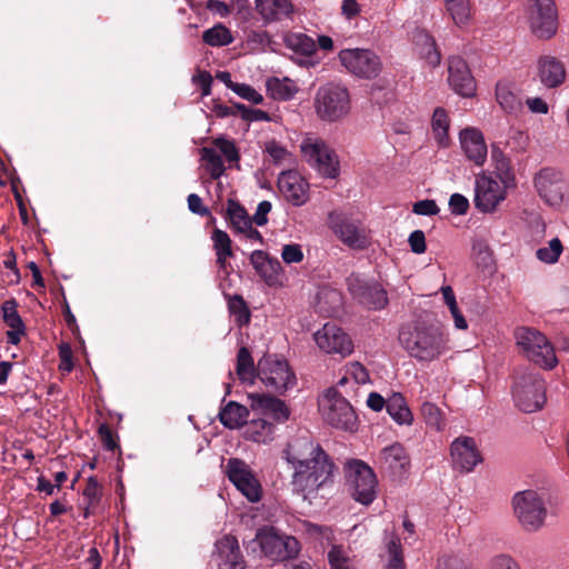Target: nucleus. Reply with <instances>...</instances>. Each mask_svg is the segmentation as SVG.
<instances>
[{
  "mask_svg": "<svg viewBox=\"0 0 569 569\" xmlns=\"http://www.w3.org/2000/svg\"><path fill=\"white\" fill-rule=\"evenodd\" d=\"M284 459L293 469L292 487L303 499L311 498L321 487L331 481L335 465L319 443L309 437L292 439Z\"/></svg>",
  "mask_w": 569,
  "mask_h": 569,
  "instance_id": "1",
  "label": "nucleus"
},
{
  "mask_svg": "<svg viewBox=\"0 0 569 569\" xmlns=\"http://www.w3.org/2000/svg\"><path fill=\"white\" fill-rule=\"evenodd\" d=\"M399 340L405 350L420 362H431L448 351V339L433 326L402 329Z\"/></svg>",
  "mask_w": 569,
  "mask_h": 569,
  "instance_id": "2",
  "label": "nucleus"
},
{
  "mask_svg": "<svg viewBox=\"0 0 569 569\" xmlns=\"http://www.w3.org/2000/svg\"><path fill=\"white\" fill-rule=\"evenodd\" d=\"M313 108L320 120L330 123L340 121L351 110L350 93L345 86L323 84L316 92Z\"/></svg>",
  "mask_w": 569,
  "mask_h": 569,
  "instance_id": "3",
  "label": "nucleus"
},
{
  "mask_svg": "<svg viewBox=\"0 0 569 569\" xmlns=\"http://www.w3.org/2000/svg\"><path fill=\"white\" fill-rule=\"evenodd\" d=\"M512 506L516 518L526 531L537 532L545 526L548 510L543 493L536 490L517 492Z\"/></svg>",
  "mask_w": 569,
  "mask_h": 569,
  "instance_id": "4",
  "label": "nucleus"
},
{
  "mask_svg": "<svg viewBox=\"0 0 569 569\" xmlns=\"http://www.w3.org/2000/svg\"><path fill=\"white\" fill-rule=\"evenodd\" d=\"M516 406L523 412L539 410L545 401V383L539 373L531 370L517 372L512 387Z\"/></svg>",
  "mask_w": 569,
  "mask_h": 569,
  "instance_id": "5",
  "label": "nucleus"
},
{
  "mask_svg": "<svg viewBox=\"0 0 569 569\" xmlns=\"http://www.w3.org/2000/svg\"><path fill=\"white\" fill-rule=\"evenodd\" d=\"M516 339L525 356L536 365L552 369L558 363L552 345L541 332L521 328L517 331Z\"/></svg>",
  "mask_w": 569,
  "mask_h": 569,
  "instance_id": "6",
  "label": "nucleus"
},
{
  "mask_svg": "<svg viewBox=\"0 0 569 569\" xmlns=\"http://www.w3.org/2000/svg\"><path fill=\"white\" fill-rule=\"evenodd\" d=\"M319 411L323 420L335 428L351 431L356 427L357 416L353 408L335 388L328 389L320 397Z\"/></svg>",
  "mask_w": 569,
  "mask_h": 569,
  "instance_id": "7",
  "label": "nucleus"
},
{
  "mask_svg": "<svg viewBox=\"0 0 569 569\" xmlns=\"http://www.w3.org/2000/svg\"><path fill=\"white\" fill-rule=\"evenodd\" d=\"M347 482L353 499L365 506L377 496V478L372 469L360 460L349 461L346 466Z\"/></svg>",
  "mask_w": 569,
  "mask_h": 569,
  "instance_id": "8",
  "label": "nucleus"
},
{
  "mask_svg": "<svg viewBox=\"0 0 569 569\" xmlns=\"http://www.w3.org/2000/svg\"><path fill=\"white\" fill-rule=\"evenodd\" d=\"M257 377L263 386L278 393H283L296 385L295 373L284 360L264 356L258 361Z\"/></svg>",
  "mask_w": 569,
  "mask_h": 569,
  "instance_id": "9",
  "label": "nucleus"
},
{
  "mask_svg": "<svg viewBox=\"0 0 569 569\" xmlns=\"http://www.w3.org/2000/svg\"><path fill=\"white\" fill-rule=\"evenodd\" d=\"M328 220L332 232L347 247L362 250L369 246V232L360 220L337 211L330 212Z\"/></svg>",
  "mask_w": 569,
  "mask_h": 569,
  "instance_id": "10",
  "label": "nucleus"
},
{
  "mask_svg": "<svg viewBox=\"0 0 569 569\" xmlns=\"http://www.w3.org/2000/svg\"><path fill=\"white\" fill-rule=\"evenodd\" d=\"M528 24L535 37L552 38L558 30V14L553 0H528Z\"/></svg>",
  "mask_w": 569,
  "mask_h": 569,
  "instance_id": "11",
  "label": "nucleus"
},
{
  "mask_svg": "<svg viewBox=\"0 0 569 569\" xmlns=\"http://www.w3.org/2000/svg\"><path fill=\"white\" fill-rule=\"evenodd\" d=\"M300 150L303 158L322 176L335 178L338 174V157L322 139L307 136L301 141Z\"/></svg>",
  "mask_w": 569,
  "mask_h": 569,
  "instance_id": "12",
  "label": "nucleus"
},
{
  "mask_svg": "<svg viewBox=\"0 0 569 569\" xmlns=\"http://www.w3.org/2000/svg\"><path fill=\"white\" fill-rule=\"evenodd\" d=\"M256 540L263 555L276 561L293 558L300 550L299 541L295 537L280 535L273 528L260 529Z\"/></svg>",
  "mask_w": 569,
  "mask_h": 569,
  "instance_id": "13",
  "label": "nucleus"
},
{
  "mask_svg": "<svg viewBox=\"0 0 569 569\" xmlns=\"http://www.w3.org/2000/svg\"><path fill=\"white\" fill-rule=\"evenodd\" d=\"M338 58L349 73L359 78H376L382 69L380 58L369 49H343Z\"/></svg>",
  "mask_w": 569,
  "mask_h": 569,
  "instance_id": "14",
  "label": "nucleus"
},
{
  "mask_svg": "<svg viewBox=\"0 0 569 569\" xmlns=\"http://www.w3.org/2000/svg\"><path fill=\"white\" fill-rule=\"evenodd\" d=\"M535 187L543 201L552 207L562 204L569 191L561 172L551 168L542 169L537 173Z\"/></svg>",
  "mask_w": 569,
  "mask_h": 569,
  "instance_id": "15",
  "label": "nucleus"
},
{
  "mask_svg": "<svg viewBox=\"0 0 569 569\" xmlns=\"http://www.w3.org/2000/svg\"><path fill=\"white\" fill-rule=\"evenodd\" d=\"M506 187L486 173H479L475 181V206L481 212H493L506 199Z\"/></svg>",
  "mask_w": 569,
  "mask_h": 569,
  "instance_id": "16",
  "label": "nucleus"
},
{
  "mask_svg": "<svg viewBox=\"0 0 569 569\" xmlns=\"http://www.w3.org/2000/svg\"><path fill=\"white\" fill-rule=\"evenodd\" d=\"M227 475L229 480L249 501L257 502L261 499V485L246 462L237 458L229 459Z\"/></svg>",
  "mask_w": 569,
  "mask_h": 569,
  "instance_id": "17",
  "label": "nucleus"
},
{
  "mask_svg": "<svg viewBox=\"0 0 569 569\" xmlns=\"http://www.w3.org/2000/svg\"><path fill=\"white\" fill-rule=\"evenodd\" d=\"M348 288L351 295L370 309H382L387 302V292L375 281H370L359 274L348 278Z\"/></svg>",
  "mask_w": 569,
  "mask_h": 569,
  "instance_id": "18",
  "label": "nucleus"
},
{
  "mask_svg": "<svg viewBox=\"0 0 569 569\" xmlns=\"http://www.w3.org/2000/svg\"><path fill=\"white\" fill-rule=\"evenodd\" d=\"M317 346L326 353L349 356L353 350L350 337L339 327L326 323L315 333Z\"/></svg>",
  "mask_w": 569,
  "mask_h": 569,
  "instance_id": "19",
  "label": "nucleus"
},
{
  "mask_svg": "<svg viewBox=\"0 0 569 569\" xmlns=\"http://www.w3.org/2000/svg\"><path fill=\"white\" fill-rule=\"evenodd\" d=\"M565 63L552 54H541L535 63V79L546 89H556L566 80Z\"/></svg>",
  "mask_w": 569,
  "mask_h": 569,
  "instance_id": "20",
  "label": "nucleus"
},
{
  "mask_svg": "<svg viewBox=\"0 0 569 569\" xmlns=\"http://www.w3.org/2000/svg\"><path fill=\"white\" fill-rule=\"evenodd\" d=\"M452 466L460 472H471L482 461L476 441L470 437H459L450 446Z\"/></svg>",
  "mask_w": 569,
  "mask_h": 569,
  "instance_id": "21",
  "label": "nucleus"
},
{
  "mask_svg": "<svg viewBox=\"0 0 569 569\" xmlns=\"http://www.w3.org/2000/svg\"><path fill=\"white\" fill-rule=\"evenodd\" d=\"M253 4L264 26L292 21L296 13L292 0H254Z\"/></svg>",
  "mask_w": 569,
  "mask_h": 569,
  "instance_id": "22",
  "label": "nucleus"
},
{
  "mask_svg": "<svg viewBox=\"0 0 569 569\" xmlns=\"http://www.w3.org/2000/svg\"><path fill=\"white\" fill-rule=\"evenodd\" d=\"M448 82L451 89L465 98L473 97L476 82L467 62L460 57H451L448 61Z\"/></svg>",
  "mask_w": 569,
  "mask_h": 569,
  "instance_id": "23",
  "label": "nucleus"
},
{
  "mask_svg": "<svg viewBox=\"0 0 569 569\" xmlns=\"http://www.w3.org/2000/svg\"><path fill=\"white\" fill-rule=\"evenodd\" d=\"M248 399L252 411L271 417L276 422H284L289 419V408L279 398L264 393H249Z\"/></svg>",
  "mask_w": 569,
  "mask_h": 569,
  "instance_id": "24",
  "label": "nucleus"
},
{
  "mask_svg": "<svg viewBox=\"0 0 569 569\" xmlns=\"http://www.w3.org/2000/svg\"><path fill=\"white\" fill-rule=\"evenodd\" d=\"M461 149L468 160L476 166H483L487 160V144L483 134L476 128H466L459 133Z\"/></svg>",
  "mask_w": 569,
  "mask_h": 569,
  "instance_id": "25",
  "label": "nucleus"
},
{
  "mask_svg": "<svg viewBox=\"0 0 569 569\" xmlns=\"http://www.w3.org/2000/svg\"><path fill=\"white\" fill-rule=\"evenodd\" d=\"M495 96L498 106L505 113L519 117L523 112L521 91L513 82L498 81Z\"/></svg>",
  "mask_w": 569,
  "mask_h": 569,
  "instance_id": "26",
  "label": "nucleus"
},
{
  "mask_svg": "<svg viewBox=\"0 0 569 569\" xmlns=\"http://www.w3.org/2000/svg\"><path fill=\"white\" fill-rule=\"evenodd\" d=\"M281 194L292 204L301 206L308 200V183L297 172H282L278 178Z\"/></svg>",
  "mask_w": 569,
  "mask_h": 569,
  "instance_id": "27",
  "label": "nucleus"
},
{
  "mask_svg": "<svg viewBox=\"0 0 569 569\" xmlns=\"http://www.w3.org/2000/svg\"><path fill=\"white\" fill-rule=\"evenodd\" d=\"M250 262L267 284L274 286L280 282L282 268L277 259L270 258L261 250H254L250 256Z\"/></svg>",
  "mask_w": 569,
  "mask_h": 569,
  "instance_id": "28",
  "label": "nucleus"
},
{
  "mask_svg": "<svg viewBox=\"0 0 569 569\" xmlns=\"http://www.w3.org/2000/svg\"><path fill=\"white\" fill-rule=\"evenodd\" d=\"M379 461L383 468L396 472L409 465V457L403 446L395 442L380 451Z\"/></svg>",
  "mask_w": 569,
  "mask_h": 569,
  "instance_id": "29",
  "label": "nucleus"
},
{
  "mask_svg": "<svg viewBox=\"0 0 569 569\" xmlns=\"http://www.w3.org/2000/svg\"><path fill=\"white\" fill-rule=\"evenodd\" d=\"M249 417V410L236 401H229L219 411L220 422L228 429H238L242 427Z\"/></svg>",
  "mask_w": 569,
  "mask_h": 569,
  "instance_id": "30",
  "label": "nucleus"
},
{
  "mask_svg": "<svg viewBox=\"0 0 569 569\" xmlns=\"http://www.w3.org/2000/svg\"><path fill=\"white\" fill-rule=\"evenodd\" d=\"M417 50L422 59L431 67L440 64L441 56L437 50L435 39L426 31L419 30L413 37Z\"/></svg>",
  "mask_w": 569,
  "mask_h": 569,
  "instance_id": "31",
  "label": "nucleus"
},
{
  "mask_svg": "<svg viewBox=\"0 0 569 569\" xmlns=\"http://www.w3.org/2000/svg\"><path fill=\"white\" fill-rule=\"evenodd\" d=\"M218 557L224 565L237 569L241 566V555L238 540L232 536H224L216 543Z\"/></svg>",
  "mask_w": 569,
  "mask_h": 569,
  "instance_id": "32",
  "label": "nucleus"
},
{
  "mask_svg": "<svg viewBox=\"0 0 569 569\" xmlns=\"http://www.w3.org/2000/svg\"><path fill=\"white\" fill-rule=\"evenodd\" d=\"M387 412L398 425L410 426L413 415L401 393H393L387 399Z\"/></svg>",
  "mask_w": 569,
  "mask_h": 569,
  "instance_id": "33",
  "label": "nucleus"
},
{
  "mask_svg": "<svg viewBox=\"0 0 569 569\" xmlns=\"http://www.w3.org/2000/svg\"><path fill=\"white\" fill-rule=\"evenodd\" d=\"M211 239L217 256V263L220 269L226 270L228 264V258H231L233 256L231 248V239L226 231L220 230L218 228L213 230Z\"/></svg>",
  "mask_w": 569,
  "mask_h": 569,
  "instance_id": "34",
  "label": "nucleus"
},
{
  "mask_svg": "<svg viewBox=\"0 0 569 569\" xmlns=\"http://www.w3.org/2000/svg\"><path fill=\"white\" fill-rule=\"evenodd\" d=\"M273 432L274 426L271 422L264 419H256L247 425L244 437L258 443H267L272 440Z\"/></svg>",
  "mask_w": 569,
  "mask_h": 569,
  "instance_id": "35",
  "label": "nucleus"
},
{
  "mask_svg": "<svg viewBox=\"0 0 569 569\" xmlns=\"http://www.w3.org/2000/svg\"><path fill=\"white\" fill-rule=\"evenodd\" d=\"M445 8L453 23L459 27H466L471 19L470 0H443Z\"/></svg>",
  "mask_w": 569,
  "mask_h": 569,
  "instance_id": "36",
  "label": "nucleus"
},
{
  "mask_svg": "<svg viewBox=\"0 0 569 569\" xmlns=\"http://www.w3.org/2000/svg\"><path fill=\"white\" fill-rule=\"evenodd\" d=\"M449 126L450 121L446 110L442 108H437L433 111L431 127L435 140L437 141L439 147L446 148L450 143V138L448 133Z\"/></svg>",
  "mask_w": 569,
  "mask_h": 569,
  "instance_id": "37",
  "label": "nucleus"
},
{
  "mask_svg": "<svg viewBox=\"0 0 569 569\" xmlns=\"http://www.w3.org/2000/svg\"><path fill=\"white\" fill-rule=\"evenodd\" d=\"M284 44L288 49L303 57H311L317 46L315 40L305 33H291L284 38Z\"/></svg>",
  "mask_w": 569,
  "mask_h": 569,
  "instance_id": "38",
  "label": "nucleus"
},
{
  "mask_svg": "<svg viewBox=\"0 0 569 569\" xmlns=\"http://www.w3.org/2000/svg\"><path fill=\"white\" fill-rule=\"evenodd\" d=\"M227 219L236 233H241L250 223H252V220L244 208L233 200L228 201Z\"/></svg>",
  "mask_w": 569,
  "mask_h": 569,
  "instance_id": "39",
  "label": "nucleus"
},
{
  "mask_svg": "<svg viewBox=\"0 0 569 569\" xmlns=\"http://www.w3.org/2000/svg\"><path fill=\"white\" fill-rule=\"evenodd\" d=\"M267 89L272 98L278 100H289L298 92L296 82L289 78L269 79L267 81Z\"/></svg>",
  "mask_w": 569,
  "mask_h": 569,
  "instance_id": "40",
  "label": "nucleus"
},
{
  "mask_svg": "<svg viewBox=\"0 0 569 569\" xmlns=\"http://www.w3.org/2000/svg\"><path fill=\"white\" fill-rule=\"evenodd\" d=\"M236 372L242 382L253 383L257 376L253 359L246 347H241L237 355Z\"/></svg>",
  "mask_w": 569,
  "mask_h": 569,
  "instance_id": "41",
  "label": "nucleus"
},
{
  "mask_svg": "<svg viewBox=\"0 0 569 569\" xmlns=\"http://www.w3.org/2000/svg\"><path fill=\"white\" fill-rule=\"evenodd\" d=\"M203 41L211 47L228 46L233 41L231 31L223 24L218 23L206 30L202 34Z\"/></svg>",
  "mask_w": 569,
  "mask_h": 569,
  "instance_id": "42",
  "label": "nucleus"
},
{
  "mask_svg": "<svg viewBox=\"0 0 569 569\" xmlns=\"http://www.w3.org/2000/svg\"><path fill=\"white\" fill-rule=\"evenodd\" d=\"M201 160L206 161V169L211 178L218 179L224 172V166L220 153L213 147H204L200 150Z\"/></svg>",
  "mask_w": 569,
  "mask_h": 569,
  "instance_id": "43",
  "label": "nucleus"
},
{
  "mask_svg": "<svg viewBox=\"0 0 569 569\" xmlns=\"http://www.w3.org/2000/svg\"><path fill=\"white\" fill-rule=\"evenodd\" d=\"M421 416L428 427L442 431L446 427L445 415L435 403L426 401L421 406Z\"/></svg>",
  "mask_w": 569,
  "mask_h": 569,
  "instance_id": "44",
  "label": "nucleus"
},
{
  "mask_svg": "<svg viewBox=\"0 0 569 569\" xmlns=\"http://www.w3.org/2000/svg\"><path fill=\"white\" fill-rule=\"evenodd\" d=\"M562 250L563 246L561 241L558 238H553L547 246L541 247L536 251V257L543 263L553 264L559 260Z\"/></svg>",
  "mask_w": 569,
  "mask_h": 569,
  "instance_id": "45",
  "label": "nucleus"
},
{
  "mask_svg": "<svg viewBox=\"0 0 569 569\" xmlns=\"http://www.w3.org/2000/svg\"><path fill=\"white\" fill-rule=\"evenodd\" d=\"M351 378L358 385H365L369 381V373L360 362H351L346 368V375L338 381V386H343Z\"/></svg>",
  "mask_w": 569,
  "mask_h": 569,
  "instance_id": "46",
  "label": "nucleus"
},
{
  "mask_svg": "<svg viewBox=\"0 0 569 569\" xmlns=\"http://www.w3.org/2000/svg\"><path fill=\"white\" fill-rule=\"evenodd\" d=\"M472 258L476 264L487 269L492 266V253L489 246L485 241H476L472 244Z\"/></svg>",
  "mask_w": 569,
  "mask_h": 569,
  "instance_id": "47",
  "label": "nucleus"
},
{
  "mask_svg": "<svg viewBox=\"0 0 569 569\" xmlns=\"http://www.w3.org/2000/svg\"><path fill=\"white\" fill-rule=\"evenodd\" d=\"M229 310L239 326L250 321L249 309L241 297L236 296L229 301Z\"/></svg>",
  "mask_w": 569,
  "mask_h": 569,
  "instance_id": "48",
  "label": "nucleus"
},
{
  "mask_svg": "<svg viewBox=\"0 0 569 569\" xmlns=\"http://www.w3.org/2000/svg\"><path fill=\"white\" fill-rule=\"evenodd\" d=\"M213 146L228 162H237L239 160V151L232 140L220 137L213 140Z\"/></svg>",
  "mask_w": 569,
  "mask_h": 569,
  "instance_id": "49",
  "label": "nucleus"
},
{
  "mask_svg": "<svg viewBox=\"0 0 569 569\" xmlns=\"http://www.w3.org/2000/svg\"><path fill=\"white\" fill-rule=\"evenodd\" d=\"M330 569H352L350 558L340 546H332L328 552Z\"/></svg>",
  "mask_w": 569,
  "mask_h": 569,
  "instance_id": "50",
  "label": "nucleus"
},
{
  "mask_svg": "<svg viewBox=\"0 0 569 569\" xmlns=\"http://www.w3.org/2000/svg\"><path fill=\"white\" fill-rule=\"evenodd\" d=\"M388 552L390 558L387 565V569H406L398 538H392L388 542Z\"/></svg>",
  "mask_w": 569,
  "mask_h": 569,
  "instance_id": "51",
  "label": "nucleus"
},
{
  "mask_svg": "<svg viewBox=\"0 0 569 569\" xmlns=\"http://www.w3.org/2000/svg\"><path fill=\"white\" fill-rule=\"evenodd\" d=\"M264 150L277 164H282L290 160V152L274 140L267 142Z\"/></svg>",
  "mask_w": 569,
  "mask_h": 569,
  "instance_id": "52",
  "label": "nucleus"
},
{
  "mask_svg": "<svg viewBox=\"0 0 569 569\" xmlns=\"http://www.w3.org/2000/svg\"><path fill=\"white\" fill-rule=\"evenodd\" d=\"M303 251L300 244L289 243L284 244L281 249V258L284 263H299L303 260Z\"/></svg>",
  "mask_w": 569,
  "mask_h": 569,
  "instance_id": "53",
  "label": "nucleus"
},
{
  "mask_svg": "<svg viewBox=\"0 0 569 569\" xmlns=\"http://www.w3.org/2000/svg\"><path fill=\"white\" fill-rule=\"evenodd\" d=\"M233 92L254 104H260L263 101V97L254 88L246 83L234 86Z\"/></svg>",
  "mask_w": 569,
  "mask_h": 569,
  "instance_id": "54",
  "label": "nucleus"
},
{
  "mask_svg": "<svg viewBox=\"0 0 569 569\" xmlns=\"http://www.w3.org/2000/svg\"><path fill=\"white\" fill-rule=\"evenodd\" d=\"M246 37L253 49H264L270 43V37L264 30H250Z\"/></svg>",
  "mask_w": 569,
  "mask_h": 569,
  "instance_id": "55",
  "label": "nucleus"
},
{
  "mask_svg": "<svg viewBox=\"0 0 569 569\" xmlns=\"http://www.w3.org/2000/svg\"><path fill=\"white\" fill-rule=\"evenodd\" d=\"M3 319L4 322L11 328V329H24L23 322L18 315L16 308L13 305H10L7 302L3 306Z\"/></svg>",
  "mask_w": 569,
  "mask_h": 569,
  "instance_id": "56",
  "label": "nucleus"
},
{
  "mask_svg": "<svg viewBox=\"0 0 569 569\" xmlns=\"http://www.w3.org/2000/svg\"><path fill=\"white\" fill-rule=\"evenodd\" d=\"M491 569H521L520 565L509 555L500 553L491 559Z\"/></svg>",
  "mask_w": 569,
  "mask_h": 569,
  "instance_id": "57",
  "label": "nucleus"
},
{
  "mask_svg": "<svg viewBox=\"0 0 569 569\" xmlns=\"http://www.w3.org/2000/svg\"><path fill=\"white\" fill-rule=\"evenodd\" d=\"M412 211L419 216H435L439 212V207L435 200H420L413 204Z\"/></svg>",
  "mask_w": 569,
  "mask_h": 569,
  "instance_id": "58",
  "label": "nucleus"
},
{
  "mask_svg": "<svg viewBox=\"0 0 569 569\" xmlns=\"http://www.w3.org/2000/svg\"><path fill=\"white\" fill-rule=\"evenodd\" d=\"M449 208L455 214H465L469 209V201L465 196L453 193L449 199Z\"/></svg>",
  "mask_w": 569,
  "mask_h": 569,
  "instance_id": "59",
  "label": "nucleus"
},
{
  "mask_svg": "<svg viewBox=\"0 0 569 569\" xmlns=\"http://www.w3.org/2000/svg\"><path fill=\"white\" fill-rule=\"evenodd\" d=\"M409 246L411 248V251L421 254L426 251V237L423 231L421 230H415L410 233L408 239Z\"/></svg>",
  "mask_w": 569,
  "mask_h": 569,
  "instance_id": "60",
  "label": "nucleus"
},
{
  "mask_svg": "<svg viewBox=\"0 0 569 569\" xmlns=\"http://www.w3.org/2000/svg\"><path fill=\"white\" fill-rule=\"evenodd\" d=\"M525 103L531 113L547 114L549 112L548 103L540 97L527 98Z\"/></svg>",
  "mask_w": 569,
  "mask_h": 569,
  "instance_id": "61",
  "label": "nucleus"
},
{
  "mask_svg": "<svg viewBox=\"0 0 569 569\" xmlns=\"http://www.w3.org/2000/svg\"><path fill=\"white\" fill-rule=\"evenodd\" d=\"M270 210L271 203L267 200L261 201L257 207L253 218H251L252 222H254L257 226H264L268 222L267 216Z\"/></svg>",
  "mask_w": 569,
  "mask_h": 569,
  "instance_id": "62",
  "label": "nucleus"
},
{
  "mask_svg": "<svg viewBox=\"0 0 569 569\" xmlns=\"http://www.w3.org/2000/svg\"><path fill=\"white\" fill-rule=\"evenodd\" d=\"M192 80L196 84H199L201 87L202 97H207L211 93L212 77L209 72L201 71L197 76H194Z\"/></svg>",
  "mask_w": 569,
  "mask_h": 569,
  "instance_id": "63",
  "label": "nucleus"
},
{
  "mask_svg": "<svg viewBox=\"0 0 569 569\" xmlns=\"http://www.w3.org/2000/svg\"><path fill=\"white\" fill-rule=\"evenodd\" d=\"M238 109L242 112V117L250 121L268 120V113L259 109H250L243 104H238Z\"/></svg>",
  "mask_w": 569,
  "mask_h": 569,
  "instance_id": "64",
  "label": "nucleus"
}]
</instances>
